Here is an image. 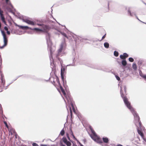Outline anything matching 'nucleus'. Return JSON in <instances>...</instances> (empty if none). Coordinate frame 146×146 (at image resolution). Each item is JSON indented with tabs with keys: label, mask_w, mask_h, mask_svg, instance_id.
Listing matches in <instances>:
<instances>
[{
	"label": "nucleus",
	"mask_w": 146,
	"mask_h": 146,
	"mask_svg": "<svg viewBox=\"0 0 146 146\" xmlns=\"http://www.w3.org/2000/svg\"><path fill=\"white\" fill-rule=\"evenodd\" d=\"M120 93L121 94V97H122L124 103L126 106L129 109L131 113L133 115L134 117V122L135 125L137 127H138V125L139 127L141 126V123L139 120V117L136 112L135 111L134 109L132 107L131 105L130 102L128 101L127 98L126 96H124L122 93V87L120 86Z\"/></svg>",
	"instance_id": "f257e3e1"
},
{
	"label": "nucleus",
	"mask_w": 146,
	"mask_h": 146,
	"mask_svg": "<svg viewBox=\"0 0 146 146\" xmlns=\"http://www.w3.org/2000/svg\"><path fill=\"white\" fill-rule=\"evenodd\" d=\"M64 40L61 43L60 48L58 50V54L57 56H62V54L63 53V51L65 49L66 44L65 42V39L64 37H63Z\"/></svg>",
	"instance_id": "f03ea898"
},
{
	"label": "nucleus",
	"mask_w": 146,
	"mask_h": 146,
	"mask_svg": "<svg viewBox=\"0 0 146 146\" xmlns=\"http://www.w3.org/2000/svg\"><path fill=\"white\" fill-rule=\"evenodd\" d=\"M46 40L47 44L48 49L49 50L50 52V53L51 55L52 52V51L51 46L52 44L51 40L50 39V35L49 33H46Z\"/></svg>",
	"instance_id": "7ed1b4c3"
},
{
	"label": "nucleus",
	"mask_w": 146,
	"mask_h": 146,
	"mask_svg": "<svg viewBox=\"0 0 146 146\" xmlns=\"http://www.w3.org/2000/svg\"><path fill=\"white\" fill-rule=\"evenodd\" d=\"M1 32L2 33V34L3 36V41L4 42V45L1 46L0 47V48L1 49H2L4 48V47L6 46L7 43V39L6 37V34L2 30L1 31Z\"/></svg>",
	"instance_id": "20e7f679"
},
{
	"label": "nucleus",
	"mask_w": 146,
	"mask_h": 146,
	"mask_svg": "<svg viewBox=\"0 0 146 146\" xmlns=\"http://www.w3.org/2000/svg\"><path fill=\"white\" fill-rule=\"evenodd\" d=\"M23 21L24 22L26 23L31 25H34V23L32 21H30L29 20L27 19H25L24 20H23Z\"/></svg>",
	"instance_id": "39448f33"
},
{
	"label": "nucleus",
	"mask_w": 146,
	"mask_h": 146,
	"mask_svg": "<svg viewBox=\"0 0 146 146\" xmlns=\"http://www.w3.org/2000/svg\"><path fill=\"white\" fill-rule=\"evenodd\" d=\"M42 28L45 31H47L49 29V27L46 25H42Z\"/></svg>",
	"instance_id": "423d86ee"
},
{
	"label": "nucleus",
	"mask_w": 146,
	"mask_h": 146,
	"mask_svg": "<svg viewBox=\"0 0 146 146\" xmlns=\"http://www.w3.org/2000/svg\"><path fill=\"white\" fill-rule=\"evenodd\" d=\"M128 13L129 14V15L131 16H136V13L135 12H132L131 13V11L129 9H128L127 11Z\"/></svg>",
	"instance_id": "0eeeda50"
},
{
	"label": "nucleus",
	"mask_w": 146,
	"mask_h": 146,
	"mask_svg": "<svg viewBox=\"0 0 146 146\" xmlns=\"http://www.w3.org/2000/svg\"><path fill=\"white\" fill-rule=\"evenodd\" d=\"M18 27L23 30L27 29H30L32 30V29L31 28L27 26H18Z\"/></svg>",
	"instance_id": "6e6552de"
},
{
	"label": "nucleus",
	"mask_w": 146,
	"mask_h": 146,
	"mask_svg": "<svg viewBox=\"0 0 146 146\" xmlns=\"http://www.w3.org/2000/svg\"><path fill=\"white\" fill-rule=\"evenodd\" d=\"M73 38L75 39V41H76L78 40H78H79L80 41H82V38L80 36H73Z\"/></svg>",
	"instance_id": "1a4fd4ad"
},
{
	"label": "nucleus",
	"mask_w": 146,
	"mask_h": 146,
	"mask_svg": "<svg viewBox=\"0 0 146 146\" xmlns=\"http://www.w3.org/2000/svg\"><path fill=\"white\" fill-rule=\"evenodd\" d=\"M64 37L68 39H69L67 35L64 32H62L61 31L57 30Z\"/></svg>",
	"instance_id": "9d476101"
},
{
	"label": "nucleus",
	"mask_w": 146,
	"mask_h": 146,
	"mask_svg": "<svg viewBox=\"0 0 146 146\" xmlns=\"http://www.w3.org/2000/svg\"><path fill=\"white\" fill-rule=\"evenodd\" d=\"M141 126L140 127H139V126L138 125V127H137V132L139 134L141 137H143V133L139 129H138L139 127L141 128Z\"/></svg>",
	"instance_id": "9b49d317"
},
{
	"label": "nucleus",
	"mask_w": 146,
	"mask_h": 146,
	"mask_svg": "<svg viewBox=\"0 0 146 146\" xmlns=\"http://www.w3.org/2000/svg\"><path fill=\"white\" fill-rule=\"evenodd\" d=\"M90 137L95 141L98 138V137L97 136V135H90Z\"/></svg>",
	"instance_id": "f8f14e48"
},
{
	"label": "nucleus",
	"mask_w": 146,
	"mask_h": 146,
	"mask_svg": "<svg viewBox=\"0 0 146 146\" xmlns=\"http://www.w3.org/2000/svg\"><path fill=\"white\" fill-rule=\"evenodd\" d=\"M139 75L142 78L145 79H146V75H144L142 73L141 71L140 70L139 71Z\"/></svg>",
	"instance_id": "ddd939ff"
},
{
	"label": "nucleus",
	"mask_w": 146,
	"mask_h": 146,
	"mask_svg": "<svg viewBox=\"0 0 146 146\" xmlns=\"http://www.w3.org/2000/svg\"><path fill=\"white\" fill-rule=\"evenodd\" d=\"M102 139L104 142L105 143H108L109 141L108 139L106 137H103Z\"/></svg>",
	"instance_id": "4468645a"
},
{
	"label": "nucleus",
	"mask_w": 146,
	"mask_h": 146,
	"mask_svg": "<svg viewBox=\"0 0 146 146\" xmlns=\"http://www.w3.org/2000/svg\"><path fill=\"white\" fill-rule=\"evenodd\" d=\"M33 30H35L36 32H42L43 30L42 29H39L37 28H34L32 29Z\"/></svg>",
	"instance_id": "2eb2a0df"
},
{
	"label": "nucleus",
	"mask_w": 146,
	"mask_h": 146,
	"mask_svg": "<svg viewBox=\"0 0 146 146\" xmlns=\"http://www.w3.org/2000/svg\"><path fill=\"white\" fill-rule=\"evenodd\" d=\"M121 64L123 66H125L127 65V62L125 59L123 60L122 61Z\"/></svg>",
	"instance_id": "dca6fc26"
},
{
	"label": "nucleus",
	"mask_w": 146,
	"mask_h": 146,
	"mask_svg": "<svg viewBox=\"0 0 146 146\" xmlns=\"http://www.w3.org/2000/svg\"><path fill=\"white\" fill-rule=\"evenodd\" d=\"M104 46L105 48H108L109 47V44L108 42H105L104 43Z\"/></svg>",
	"instance_id": "f3484780"
},
{
	"label": "nucleus",
	"mask_w": 146,
	"mask_h": 146,
	"mask_svg": "<svg viewBox=\"0 0 146 146\" xmlns=\"http://www.w3.org/2000/svg\"><path fill=\"white\" fill-rule=\"evenodd\" d=\"M62 140L65 144L68 141L66 138L64 137H63L62 138Z\"/></svg>",
	"instance_id": "a211bd4d"
},
{
	"label": "nucleus",
	"mask_w": 146,
	"mask_h": 146,
	"mask_svg": "<svg viewBox=\"0 0 146 146\" xmlns=\"http://www.w3.org/2000/svg\"><path fill=\"white\" fill-rule=\"evenodd\" d=\"M132 68L134 70H137V65L135 64H133L132 65Z\"/></svg>",
	"instance_id": "6ab92c4d"
},
{
	"label": "nucleus",
	"mask_w": 146,
	"mask_h": 146,
	"mask_svg": "<svg viewBox=\"0 0 146 146\" xmlns=\"http://www.w3.org/2000/svg\"><path fill=\"white\" fill-rule=\"evenodd\" d=\"M70 101H71V102H70V104H71V106L72 107V110H73V111L74 112H75V110L74 109V107L73 104L72 102L71 101V100H70Z\"/></svg>",
	"instance_id": "aec40b11"
},
{
	"label": "nucleus",
	"mask_w": 146,
	"mask_h": 146,
	"mask_svg": "<svg viewBox=\"0 0 146 146\" xmlns=\"http://www.w3.org/2000/svg\"><path fill=\"white\" fill-rule=\"evenodd\" d=\"M96 142H97L99 143H102V141L101 140H100L99 138L98 137L96 140L95 141Z\"/></svg>",
	"instance_id": "412c9836"
},
{
	"label": "nucleus",
	"mask_w": 146,
	"mask_h": 146,
	"mask_svg": "<svg viewBox=\"0 0 146 146\" xmlns=\"http://www.w3.org/2000/svg\"><path fill=\"white\" fill-rule=\"evenodd\" d=\"M65 133L64 131V129H62V130L61 131L60 134L62 136H63Z\"/></svg>",
	"instance_id": "4be33fe9"
},
{
	"label": "nucleus",
	"mask_w": 146,
	"mask_h": 146,
	"mask_svg": "<svg viewBox=\"0 0 146 146\" xmlns=\"http://www.w3.org/2000/svg\"><path fill=\"white\" fill-rule=\"evenodd\" d=\"M90 128L93 134L92 135H96L95 131L92 128H91L90 127Z\"/></svg>",
	"instance_id": "5701e85b"
},
{
	"label": "nucleus",
	"mask_w": 146,
	"mask_h": 146,
	"mask_svg": "<svg viewBox=\"0 0 146 146\" xmlns=\"http://www.w3.org/2000/svg\"><path fill=\"white\" fill-rule=\"evenodd\" d=\"M118 55H119V53H118V52L116 51H115L114 52V55L115 56L117 57V56H118Z\"/></svg>",
	"instance_id": "b1692460"
},
{
	"label": "nucleus",
	"mask_w": 146,
	"mask_h": 146,
	"mask_svg": "<svg viewBox=\"0 0 146 146\" xmlns=\"http://www.w3.org/2000/svg\"><path fill=\"white\" fill-rule=\"evenodd\" d=\"M65 144L67 146H70L71 145V143L69 141H68Z\"/></svg>",
	"instance_id": "393cba45"
},
{
	"label": "nucleus",
	"mask_w": 146,
	"mask_h": 146,
	"mask_svg": "<svg viewBox=\"0 0 146 146\" xmlns=\"http://www.w3.org/2000/svg\"><path fill=\"white\" fill-rule=\"evenodd\" d=\"M9 133H10L12 135H13V132H14V130L13 129H10L9 131Z\"/></svg>",
	"instance_id": "a878e982"
},
{
	"label": "nucleus",
	"mask_w": 146,
	"mask_h": 146,
	"mask_svg": "<svg viewBox=\"0 0 146 146\" xmlns=\"http://www.w3.org/2000/svg\"><path fill=\"white\" fill-rule=\"evenodd\" d=\"M124 56V57H125V58L127 57H128V54L126 53H124L123 54V55Z\"/></svg>",
	"instance_id": "bb28decb"
},
{
	"label": "nucleus",
	"mask_w": 146,
	"mask_h": 146,
	"mask_svg": "<svg viewBox=\"0 0 146 146\" xmlns=\"http://www.w3.org/2000/svg\"><path fill=\"white\" fill-rule=\"evenodd\" d=\"M60 89H61V90L62 92V93L64 94V95H65L66 94V93H65V92L64 91V89L63 88H62V87H60Z\"/></svg>",
	"instance_id": "cd10ccee"
},
{
	"label": "nucleus",
	"mask_w": 146,
	"mask_h": 146,
	"mask_svg": "<svg viewBox=\"0 0 146 146\" xmlns=\"http://www.w3.org/2000/svg\"><path fill=\"white\" fill-rule=\"evenodd\" d=\"M129 60L130 62H133L134 61L133 59L131 57H130L129 58Z\"/></svg>",
	"instance_id": "c85d7f7f"
},
{
	"label": "nucleus",
	"mask_w": 146,
	"mask_h": 146,
	"mask_svg": "<svg viewBox=\"0 0 146 146\" xmlns=\"http://www.w3.org/2000/svg\"><path fill=\"white\" fill-rule=\"evenodd\" d=\"M120 58L121 59L125 60V57H124V56L123 55H121L120 56Z\"/></svg>",
	"instance_id": "c756f323"
},
{
	"label": "nucleus",
	"mask_w": 146,
	"mask_h": 146,
	"mask_svg": "<svg viewBox=\"0 0 146 146\" xmlns=\"http://www.w3.org/2000/svg\"><path fill=\"white\" fill-rule=\"evenodd\" d=\"M1 77H2V78H1V80L2 82V84H3V86H4L5 84V80H3V78H2V76H1Z\"/></svg>",
	"instance_id": "7c9ffc66"
},
{
	"label": "nucleus",
	"mask_w": 146,
	"mask_h": 146,
	"mask_svg": "<svg viewBox=\"0 0 146 146\" xmlns=\"http://www.w3.org/2000/svg\"><path fill=\"white\" fill-rule=\"evenodd\" d=\"M66 135V136H67V138H68V140L69 141H71V140H70V137H69L68 134V133H67Z\"/></svg>",
	"instance_id": "2f4dec72"
},
{
	"label": "nucleus",
	"mask_w": 146,
	"mask_h": 146,
	"mask_svg": "<svg viewBox=\"0 0 146 146\" xmlns=\"http://www.w3.org/2000/svg\"><path fill=\"white\" fill-rule=\"evenodd\" d=\"M33 146H39L37 144L35 143H33L32 144Z\"/></svg>",
	"instance_id": "473e14b6"
},
{
	"label": "nucleus",
	"mask_w": 146,
	"mask_h": 146,
	"mask_svg": "<svg viewBox=\"0 0 146 146\" xmlns=\"http://www.w3.org/2000/svg\"><path fill=\"white\" fill-rule=\"evenodd\" d=\"M115 77L116 78V79L118 80V81H119L120 80V78L117 76H116V75L115 76Z\"/></svg>",
	"instance_id": "72a5a7b5"
},
{
	"label": "nucleus",
	"mask_w": 146,
	"mask_h": 146,
	"mask_svg": "<svg viewBox=\"0 0 146 146\" xmlns=\"http://www.w3.org/2000/svg\"><path fill=\"white\" fill-rule=\"evenodd\" d=\"M1 18L2 21H3V20H4L5 19V18L3 16V15L1 16Z\"/></svg>",
	"instance_id": "f704fd0d"
},
{
	"label": "nucleus",
	"mask_w": 146,
	"mask_h": 146,
	"mask_svg": "<svg viewBox=\"0 0 146 146\" xmlns=\"http://www.w3.org/2000/svg\"><path fill=\"white\" fill-rule=\"evenodd\" d=\"M142 64V62L141 60H139L138 62V64L141 65Z\"/></svg>",
	"instance_id": "c9c22d12"
},
{
	"label": "nucleus",
	"mask_w": 146,
	"mask_h": 146,
	"mask_svg": "<svg viewBox=\"0 0 146 146\" xmlns=\"http://www.w3.org/2000/svg\"><path fill=\"white\" fill-rule=\"evenodd\" d=\"M64 72L62 71V70H61V75H64Z\"/></svg>",
	"instance_id": "e433bc0d"
},
{
	"label": "nucleus",
	"mask_w": 146,
	"mask_h": 146,
	"mask_svg": "<svg viewBox=\"0 0 146 146\" xmlns=\"http://www.w3.org/2000/svg\"><path fill=\"white\" fill-rule=\"evenodd\" d=\"M70 115H71V116H72V110L71 109L70 107Z\"/></svg>",
	"instance_id": "4c0bfd02"
},
{
	"label": "nucleus",
	"mask_w": 146,
	"mask_h": 146,
	"mask_svg": "<svg viewBox=\"0 0 146 146\" xmlns=\"http://www.w3.org/2000/svg\"><path fill=\"white\" fill-rule=\"evenodd\" d=\"M136 17L137 19L138 20H139V21H140V22H142L143 23H145V24H146V23H145L143 22H142V21H141V20H140L137 17V16L136 15V16H135Z\"/></svg>",
	"instance_id": "58836bf2"
},
{
	"label": "nucleus",
	"mask_w": 146,
	"mask_h": 146,
	"mask_svg": "<svg viewBox=\"0 0 146 146\" xmlns=\"http://www.w3.org/2000/svg\"><path fill=\"white\" fill-rule=\"evenodd\" d=\"M4 123L5 124V125H6V127L7 128H8V125H7V123L6 122H5V121H4Z\"/></svg>",
	"instance_id": "ea45409f"
},
{
	"label": "nucleus",
	"mask_w": 146,
	"mask_h": 146,
	"mask_svg": "<svg viewBox=\"0 0 146 146\" xmlns=\"http://www.w3.org/2000/svg\"><path fill=\"white\" fill-rule=\"evenodd\" d=\"M106 34H105L102 37V39L100 40V41H101L102 40L104 39L106 37Z\"/></svg>",
	"instance_id": "a19ab883"
},
{
	"label": "nucleus",
	"mask_w": 146,
	"mask_h": 146,
	"mask_svg": "<svg viewBox=\"0 0 146 146\" xmlns=\"http://www.w3.org/2000/svg\"><path fill=\"white\" fill-rule=\"evenodd\" d=\"M4 29L5 31H8V28L7 27H5Z\"/></svg>",
	"instance_id": "79ce46f5"
},
{
	"label": "nucleus",
	"mask_w": 146,
	"mask_h": 146,
	"mask_svg": "<svg viewBox=\"0 0 146 146\" xmlns=\"http://www.w3.org/2000/svg\"><path fill=\"white\" fill-rule=\"evenodd\" d=\"M61 70H62V71L63 72H64L65 70V68H62H62H61Z\"/></svg>",
	"instance_id": "37998d69"
},
{
	"label": "nucleus",
	"mask_w": 146,
	"mask_h": 146,
	"mask_svg": "<svg viewBox=\"0 0 146 146\" xmlns=\"http://www.w3.org/2000/svg\"><path fill=\"white\" fill-rule=\"evenodd\" d=\"M7 34L9 35L10 34V32L8 31H7Z\"/></svg>",
	"instance_id": "c03bdc74"
},
{
	"label": "nucleus",
	"mask_w": 146,
	"mask_h": 146,
	"mask_svg": "<svg viewBox=\"0 0 146 146\" xmlns=\"http://www.w3.org/2000/svg\"><path fill=\"white\" fill-rule=\"evenodd\" d=\"M72 136L73 137V138L74 139V140H77V139L75 138V136L74 135H72Z\"/></svg>",
	"instance_id": "a18cd8bd"
},
{
	"label": "nucleus",
	"mask_w": 146,
	"mask_h": 146,
	"mask_svg": "<svg viewBox=\"0 0 146 146\" xmlns=\"http://www.w3.org/2000/svg\"><path fill=\"white\" fill-rule=\"evenodd\" d=\"M61 77L62 80H63L64 79V75H61Z\"/></svg>",
	"instance_id": "49530a36"
},
{
	"label": "nucleus",
	"mask_w": 146,
	"mask_h": 146,
	"mask_svg": "<svg viewBox=\"0 0 146 146\" xmlns=\"http://www.w3.org/2000/svg\"><path fill=\"white\" fill-rule=\"evenodd\" d=\"M2 21L6 25V22L5 21V19L4 20Z\"/></svg>",
	"instance_id": "de8ad7c7"
},
{
	"label": "nucleus",
	"mask_w": 146,
	"mask_h": 146,
	"mask_svg": "<svg viewBox=\"0 0 146 146\" xmlns=\"http://www.w3.org/2000/svg\"><path fill=\"white\" fill-rule=\"evenodd\" d=\"M37 25L38 26H42V25H43V24H37Z\"/></svg>",
	"instance_id": "09e8293b"
},
{
	"label": "nucleus",
	"mask_w": 146,
	"mask_h": 146,
	"mask_svg": "<svg viewBox=\"0 0 146 146\" xmlns=\"http://www.w3.org/2000/svg\"><path fill=\"white\" fill-rule=\"evenodd\" d=\"M79 144L80 145V146H84L80 142H78Z\"/></svg>",
	"instance_id": "8fccbe9b"
},
{
	"label": "nucleus",
	"mask_w": 146,
	"mask_h": 146,
	"mask_svg": "<svg viewBox=\"0 0 146 146\" xmlns=\"http://www.w3.org/2000/svg\"><path fill=\"white\" fill-rule=\"evenodd\" d=\"M70 132H71V134L72 135H73V132L72 131V130H71V131H70Z\"/></svg>",
	"instance_id": "3c124183"
},
{
	"label": "nucleus",
	"mask_w": 146,
	"mask_h": 146,
	"mask_svg": "<svg viewBox=\"0 0 146 146\" xmlns=\"http://www.w3.org/2000/svg\"><path fill=\"white\" fill-rule=\"evenodd\" d=\"M60 146H66L65 145L61 143L60 144Z\"/></svg>",
	"instance_id": "603ef678"
},
{
	"label": "nucleus",
	"mask_w": 146,
	"mask_h": 146,
	"mask_svg": "<svg viewBox=\"0 0 146 146\" xmlns=\"http://www.w3.org/2000/svg\"><path fill=\"white\" fill-rule=\"evenodd\" d=\"M40 146H47V145H46L41 144Z\"/></svg>",
	"instance_id": "864d4df0"
},
{
	"label": "nucleus",
	"mask_w": 146,
	"mask_h": 146,
	"mask_svg": "<svg viewBox=\"0 0 146 146\" xmlns=\"http://www.w3.org/2000/svg\"><path fill=\"white\" fill-rule=\"evenodd\" d=\"M9 1V0H6V2L7 4H8V2Z\"/></svg>",
	"instance_id": "5fc2aeb1"
},
{
	"label": "nucleus",
	"mask_w": 146,
	"mask_h": 146,
	"mask_svg": "<svg viewBox=\"0 0 146 146\" xmlns=\"http://www.w3.org/2000/svg\"><path fill=\"white\" fill-rule=\"evenodd\" d=\"M117 146H123L122 145H121V144H119L118 145H117Z\"/></svg>",
	"instance_id": "6e6d98bb"
},
{
	"label": "nucleus",
	"mask_w": 146,
	"mask_h": 146,
	"mask_svg": "<svg viewBox=\"0 0 146 146\" xmlns=\"http://www.w3.org/2000/svg\"><path fill=\"white\" fill-rule=\"evenodd\" d=\"M124 89L125 92H126V87L125 86L124 87Z\"/></svg>",
	"instance_id": "4d7b16f0"
},
{
	"label": "nucleus",
	"mask_w": 146,
	"mask_h": 146,
	"mask_svg": "<svg viewBox=\"0 0 146 146\" xmlns=\"http://www.w3.org/2000/svg\"><path fill=\"white\" fill-rule=\"evenodd\" d=\"M3 91V89H2L1 88V89H0V92H1L2 91Z\"/></svg>",
	"instance_id": "13d9d810"
},
{
	"label": "nucleus",
	"mask_w": 146,
	"mask_h": 146,
	"mask_svg": "<svg viewBox=\"0 0 146 146\" xmlns=\"http://www.w3.org/2000/svg\"><path fill=\"white\" fill-rule=\"evenodd\" d=\"M15 26L18 27V26H20V25H17V24H15Z\"/></svg>",
	"instance_id": "bf43d9fd"
},
{
	"label": "nucleus",
	"mask_w": 146,
	"mask_h": 146,
	"mask_svg": "<svg viewBox=\"0 0 146 146\" xmlns=\"http://www.w3.org/2000/svg\"><path fill=\"white\" fill-rule=\"evenodd\" d=\"M70 65H71V64H68V65H67V66H70Z\"/></svg>",
	"instance_id": "052dcab7"
},
{
	"label": "nucleus",
	"mask_w": 146,
	"mask_h": 146,
	"mask_svg": "<svg viewBox=\"0 0 146 146\" xmlns=\"http://www.w3.org/2000/svg\"><path fill=\"white\" fill-rule=\"evenodd\" d=\"M83 141H84V142H85V141H86V140H85V139H84V140H83Z\"/></svg>",
	"instance_id": "680f3d73"
},
{
	"label": "nucleus",
	"mask_w": 146,
	"mask_h": 146,
	"mask_svg": "<svg viewBox=\"0 0 146 146\" xmlns=\"http://www.w3.org/2000/svg\"><path fill=\"white\" fill-rule=\"evenodd\" d=\"M50 60H51V56H50Z\"/></svg>",
	"instance_id": "e2e57ef3"
},
{
	"label": "nucleus",
	"mask_w": 146,
	"mask_h": 146,
	"mask_svg": "<svg viewBox=\"0 0 146 146\" xmlns=\"http://www.w3.org/2000/svg\"><path fill=\"white\" fill-rule=\"evenodd\" d=\"M67 100L68 101V102H69V100H68V99H67Z\"/></svg>",
	"instance_id": "0e129e2a"
},
{
	"label": "nucleus",
	"mask_w": 146,
	"mask_h": 146,
	"mask_svg": "<svg viewBox=\"0 0 146 146\" xmlns=\"http://www.w3.org/2000/svg\"><path fill=\"white\" fill-rule=\"evenodd\" d=\"M108 6H109V3H108Z\"/></svg>",
	"instance_id": "69168bd1"
},
{
	"label": "nucleus",
	"mask_w": 146,
	"mask_h": 146,
	"mask_svg": "<svg viewBox=\"0 0 146 146\" xmlns=\"http://www.w3.org/2000/svg\"><path fill=\"white\" fill-rule=\"evenodd\" d=\"M9 4L11 5V3H9Z\"/></svg>",
	"instance_id": "338daca9"
},
{
	"label": "nucleus",
	"mask_w": 146,
	"mask_h": 146,
	"mask_svg": "<svg viewBox=\"0 0 146 146\" xmlns=\"http://www.w3.org/2000/svg\"><path fill=\"white\" fill-rule=\"evenodd\" d=\"M145 4L146 5V3H145Z\"/></svg>",
	"instance_id": "774afa93"
}]
</instances>
